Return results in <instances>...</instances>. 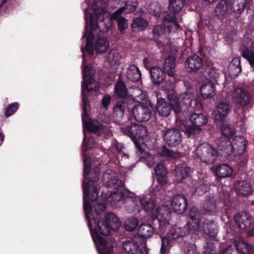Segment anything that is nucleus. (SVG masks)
I'll return each instance as SVG.
<instances>
[{
    "instance_id": "obj_1",
    "label": "nucleus",
    "mask_w": 254,
    "mask_h": 254,
    "mask_svg": "<svg viewBox=\"0 0 254 254\" xmlns=\"http://www.w3.org/2000/svg\"><path fill=\"white\" fill-rule=\"evenodd\" d=\"M83 161V180L82 189L83 192V209L88 225L90 228L91 235L97 247L99 254H114L113 247L108 246L106 239L101 234L98 226L94 224L92 227L91 212L92 207L90 201H94L98 196L97 183L99 179V173L96 170L91 169L90 158L85 156Z\"/></svg>"
},
{
    "instance_id": "obj_2",
    "label": "nucleus",
    "mask_w": 254,
    "mask_h": 254,
    "mask_svg": "<svg viewBox=\"0 0 254 254\" xmlns=\"http://www.w3.org/2000/svg\"><path fill=\"white\" fill-rule=\"evenodd\" d=\"M85 31L82 38L85 40L86 46L84 49H80L82 53L85 54L87 53L89 56H92L94 51L100 54L106 52L109 47L108 39L104 37L95 38L93 33L98 28L99 20L94 18L92 15H90L88 17L85 11Z\"/></svg>"
},
{
    "instance_id": "obj_3",
    "label": "nucleus",
    "mask_w": 254,
    "mask_h": 254,
    "mask_svg": "<svg viewBox=\"0 0 254 254\" xmlns=\"http://www.w3.org/2000/svg\"><path fill=\"white\" fill-rule=\"evenodd\" d=\"M176 59L173 57L166 58L163 68L158 66H152L150 74L152 82L156 85L162 83L164 90H172L176 83L175 76Z\"/></svg>"
},
{
    "instance_id": "obj_4",
    "label": "nucleus",
    "mask_w": 254,
    "mask_h": 254,
    "mask_svg": "<svg viewBox=\"0 0 254 254\" xmlns=\"http://www.w3.org/2000/svg\"><path fill=\"white\" fill-rule=\"evenodd\" d=\"M82 122L83 124V131L86 130L88 132L96 135H100L104 131V126L96 120H93L90 117L91 106L90 100L88 98L82 99ZM95 140L92 138L87 139L84 132L83 139V155L84 156L85 152L89 149L93 147Z\"/></svg>"
},
{
    "instance_id": "obj_5",
    "label": "nucleus",
    "mask_w": 254,
    "mask_h": 254,
    "mask_svg": "<svg viewBox=\"0 0 254 254\" xmlns=\"http://www.w3.org/2000/svg\"><path fill=\"white\" fill-rule=\"evenodd\" d=\"M93 221L95 226H98L99 232L104 236L110 235L111 230L117 231L121 225L118 217L112 212L106 215L96 212L93 216Z\"/></svg>"
},
{
    "instance_id": "obj_6",
    "label": "nucleus",
    "mask_w": 254,
    "mask_h": 254,
    "mask_svg": "<svg viewBox=\"0 0 254 254\" xmlns=\"http://www.w3.org/2000/svg\"><path fill=\"white\" fill-rule=\"evenodd\" d=\"M185 4V0H170L168 10L165 11L163 23L169 32H176L180 28L177 22V15Z\"/></svg>"
},
{
    "instance_id": "obj_7",
    "label": "nucleus",
    "mask_w": 254,
    "mask_h": 254,
    "mask_svg": "<svg viewBox=\"0 0 254 254\" xmlns=\"http://www.w3.org/2000/svg\"><path fill=\"white\" fill-rule=\"evenodd\" d=\"M121 130L125 135L130 137L133 141L137 149V152L140 154H142L144 150L138 140H142L147 136V127L139 124L131 123L129 125L122 127Z\"/></svg>"
},
{
    "instance_id": "obj_8",
    "label": "nucleus",
    "mask_w": 254,
    "mask_h": 254,
    "mask_svg": "<svg viewBox=\"0 0 254 254\" xmlns=\"http://www.w3.org/2000/svg\"><path fill=\"white\" fill-rule=\"evenodd\" d=\"M83 81L81 85L82 98H88L90 92L97 91L99 85L93 78L94 70L91 64H85V54H82Z\"/></svg>"
},
{
    "instance_id": "obj_9",
    "label": "nucleus",
    "mask_w": 254,
    "mask_h": 254,
    "mask_svg": "<svg viewBox=\"0 0 254 254\" xmlns=\"http://www.w3.org/2000/svg\"><path fill=\"white\" fill-rule=\"evenodd\" d=\"M169 102L165 99H157L156 109L158 114L163 117H168L173 111L177 119L181 116L182 108L178 105L177 96L174 93L169 94L168 96Z\"/></svg>"
},
{
    "instance_id": "obj_10",
    "label": "nucleus",
    "mask_w": 254,
    "mask_h": 254,
    "mask_svg": "<svg viewBox=\"0 0 254 254\" xmlns=\"http://www.w3.org/2000/svg\"><path fill=\"white\" fill-rule=\"evenodd\" d=\"M142 97V95L137 97L136 100L139 104L134 106L132 111L135 120L138 122H145L148 121L152 113L150 107L143 104V101H146V99Z\"/></svg>"
},
{
    "instance_id": "obj_11",
    "label": "nucleus",
    "mask_w": 254,
    "mask_h": 254,
    "mask_svg": "<svg viewBox=\"0 0 254 254\" xmlns=\"http://www.w3.org/2000/svg\"><path fill=\"white\" fill-rule=\"evenodd\" d=\"M196 154L202 162L207 164H211L216 160L218 152L215 147L207 143L203 142L197 147Z\"/></svg>"
},
{
    "instance_id": "obj_12",
    "label": "nucleus",
    "mask_w": 254,
    "mask_h": 254,
    "mask_svg": "<svg viewBox=\"0 0 254 254\" xmlns=\"http://www.w3.org/2000/svg\"><path fill=\"white\" fill-rule=\"evenodd\" d=\"M164 140L169 147H175L181 144L182 134L179 129L175 128L167 129L163 134Z\"/></svg>"
},
{
    "instance_id": "obj_13",
    "label": "nucleus",
    "mask_w": 254,
    "mask_h": 254,
    "mask_svg": "<svg viewBox=\"0 0 254 254\" xmlns=\"http://www.w3.org/2000/svg\"><path fill=\"white\" fill-rule=\"evenodd\" d=\"M203 65V60L196 54L189 56L185 62L186 71L190 73H195L199 71Z\"/></svg>"
},
{
    "instance_id": "obj_14",
    "label": "nucleus",
    "mask_w": 254,
    "mask_h": 254,
    "mask_svg": "<svg viewBox=\"0 0 254 254\" xmlns=\"http://www.w3.org/2000/svg\"><path fill=\"white\" fill-rule=\"evenodd\" d=\"M215 143V149L218 155L227 157L232 153V143L229 138L221 137L216 140Z\"/></svg>"
},
{
    "instance_id": "obj_15",
    "label": "nucleus",
    "mask_w": 254,
    "mask_h": 254,
    "mask_svg": "<svg viewBox=\"0 0 254 254\" xmlns=\"http://www.w3.org/2000/svg\"><path fill=\"white\" fill-rule=\"evenodd\" d=\"M133 195V194L127 190L114 191L110 193L108 201L112 206H117L120 204L122 200H124L126 198H132Z\"/></svg>"
},
{
    "instance_id": "obj_16",
    "label": "nucleus",
    "mask_w": 254,
    "mask_h": 254,
    "mask_svg": "<svg viewBox=\"0 0 254 254\" xmlns=\"http://www.w3.org/2000/svg\"><path fill=\"white\" fill-rule=\"evenodd\" d=\"M188 199L183 194L175 195L171 202L172 209L178 214H182L188 206Z\"/></svg>"
},
{
    "instance_id": "obj_17",
    "label": "nucleus",
    "mask_w": 254,
    "mask_h": 254,
    "mask_svg": "<svg viewBox=\"0 0 254 254\" xmlns=\"http://www.w3.org/2000/svg\"><path fill=\"white\" fill-rule=\"evenodd\" d=\"M104 178L108 180L106 183L108 188L119 190L124 186V183L119 179L118 174L112 170L106 171L104 174Z\"/></svg>"
},
{
    "instance_id": "obj_18",
    "label": "nucleus",
    "mask_w": 254,
    "mask_h": 254,
    "mask_svg": "<svg viewBox=\"0 0 254 254\" xmlns=\"http://www.w3.org/2000/svg\"><path fill=\"white\" fill-rule=\"evenodd\" d=\"M232 152L235 155L240 156L244 154L247 150L248 141L242 136H236L231 141Z\"/></svg>"
},
{
    "instance_id": "obj_19",
    "label": "nucleus",
    "mask_w": 254,
    "mask_h": 254,
    "mask_svg": "<svg viewBox=\"0 0 254 254\" xmlns=\"http://www.w3.org/2000/svg\"><path fill=\"white\" fill-rule=\"evenodd\" d=\"M101 6L98 5L93 4V13H88V10L85 9L84 10V16H85V11H87L88 17H89L90 15H92L93 17L95 18H97V20L103 21L104 17L106 13V8L108 5V3L110 0H99Z\"/></svg>"
},
{
    "instance_id": "obj_20",
    "label": "nucleus",
    "mask_w": 254,
    "mask_h": 254,
    "mask_svg": "<svg viewBox=\"0 0 254 254\" xmlns=\"http://www.w3.org/2000/svg\"><path fill=\"white\" fill-rule=\"evenodd\" d=\"M177 101L178 105L183 109L181 116L184 115V113L188 111L192 104H195L193 95L189 92L181 94L179 98L177 97Z\"/></svg>"
},
{
    "instance_id": "obj_21",
    "label": "nucleus",
    "mask_w": 254,
    "mask_h": 254,
    "mask_svg": "<svg viewBox=\"0 0 254 254\" xmlns=\"http://www.w3.org/2000/svg\"><path fill=\"white\" fill-rule=\"evenodd\" d=\"M233 219L238 227L241 229L249 228L252 224V216L248 212H241L236 213Z\"/></svg>"
},
{
    "instance_id": "obj_22",
    "label": "nucleus",
    "mask_w": 254,
    "mask_h": 254,
    "mask_svg": "<svg viewBox=\"0 0 254 254\" xmlns=\"http://www.w3.org/2000/svg\"><path fill=\"white\" fill-rule=\"evenodd\" d=\"M189 216L190 220L188 222L187 226L190 229L197 230L201 228L200 217L201 214L195 207H192L189 211Z\"/></svg>"
},
{
    "instance_id": "obj_23",
    "label": "nucleus",
    "mask_w": 254,
    "mask_h": 254,
    "mask_svg": "<svg viewBox=\"0 0 254 254\" xmlns=\"http://www.w3.org/2000/svg\"><path fill=\"white\" fill-rule=\"evenodd\" d=\"M199 90L200 95L203 98H211L215 94V85L212 81L204 80Z\"/></svg>"
},
{
    "instance_id": "obj_24",
    "label": "nucleus",
    "mask_w": 254,
    "mask_h": 254,
    "mask_svg": "<svg viewBox=\"0 0 254 254\" xmlns=\"http://www.w3.org/2000/svg\"><path fill=\"white\" fill-rule=\"evenodd\" d=\"M171 215L170 208L167 206L162 205L153 211L151 217L154 224L157 220H169Z\"/></svg>"
},
{
    "instance_id": "obj_25",
    "label": "nucleus",
    "mask_w": 254,
    "mask_h": 254,
    "mask_svg": "<svg viewBox=\"0 0 254 254\" xmlns=\"http://www.w3.org/2000/svg\"><path fill=\"white\" fill-rule=\"evenodd\" d=\"M230 7L229 0H221L215 7V15L221 20L227 18Z\"/></svg>"
},
{
    "instance_id": "obj_26",
    "label": "nucleus",
    "mask_w": 254,
    "mask_h": 254,
    "mask_svg": "<svg viewBox=\"0 0 254 254\" xmlns=\"http://www.w3.org/2000/svg\"><path fill=\"white\" fill-rule=\"evenodd\" d=\"M230 111V105L228 103L224 102L219 103L216 107V113L214 117L215 121L223 123Z\"/></svg>"
},
{
    "instance_id": "obj_27",
    "label": "nucleus",
    "mask_w": 254,
    "mask_h": 254,
    "mask_svg": "<svg viewBox=\"0 0 254 254\" xmlns=\"http://www.w3.org/2000/svg\"><path fill=\"white\" fill-rule=\"evenodd\" d=\"M234 96L236 103L243 106L248 105L251 99V96L249 92L241 88L236 89L234 93Z\"/></svg>"
},
{
    "instance_id": "obj_28",
    "label": "nucleus",
    "mask_w": 254,
    "mask_h": 254,
    "mask_svg": "<svg viewBox=\"0 0 254 254\" xmlns=\"http://www.w3.org/2000/svg\"><path fill=\"white\" fill-rule=\"evenodd\" d=\"M190 233V229L187 226L183 227H173L169 229L167 234L174 241L185 236Z\"/></svg>"
},
{
    "instance_id": "obj_29",
    "label": "nucleus",
    "mask_w": 254,
    "mask_h": 254,
    "mask_svg": "<svg viewBox=\"0 0 254 254\" xmlns=\"http://www.w3.org/2000/svg\"><path fill=\"white\" fill-rule=\"evenodd\" d=\"M233 171L231 166L228 164H222L215 167L214 173L218 178L222 179L231 176Z\"/></svg>"
},
{
    "instance_id": "obj_30",
    "label": "nucleus",
    "mask_w": 254,
    "mask_h": 254,
    "mask_svg": "<svg viewBox=\"0 0 254 254\" xmlns=\"http://www.w3.org/2000/svg\"><path fill=\"white\" fill-rule=\"evenodd\" d=\"M125 254H143V251L139 245L134 240L127 241L123 244Z\"/></svg>"
},
{
    "instance_id": "obj_31",
    "label": "nucleus",
    "mask_w": 254,
    "mask_h": 254,
    "mask_svg": "<svg viewBox=\"0 0 254 254\" xmlns=\"http://www.w3.org/2000/svg\"><path fill=\"white\" fill-rule=\"evenodd\" d=\"M192 172V170L187 164H179L175 169V176L178 178L180 181L189 177Z\"/></svg>"
},
{
    "instance_id": "obj_32",
    "label": "nucleus",
    "mask_w": 254,
    "mask_h": 254,
    "mask_svg": "<svg viewBox=\"0 0 254 254\" xmlns=\"http://www.w3.org/2000/svg\"><path fill=\"white\" fill-rule=\"evenodd\" d=\"M138 2L137 0H127L124 6L120 7L113 13V16L120 15L122 13L127 14L133 12L136 10Z\"/></svg>"
},
{
    "instance_id": "obj_33",
    "label": "nucleus",
    "mask_w": 254,
    "mask_h": 254,
    "mask_svg": "<svg viewBox=\"0 0 254 254\" xmlns=\"http://www.w3.org/2000/svg\"><path fill=\"white\" fill-rule=\"evenodd\" d=\"M202 230L204 234L210 238H215L218 233L216 223L212 220H206L203 223Z\"/></svg>"
},
{
    "instance_id": "obj_34",
    "label": "nucleus",
    "mask_w": 254,
    "mask_h": 254,
    "mask_svg": "<svg viewBox=\"0 0 254 254\" xmlns=\"http://www.w3.org/2000/svg\"><path fill=\"white\" fill-rule=\"evenodd\" d=\"M156 228L149 223H143L137 229L138 235L144 239L149 238L153 234Z\"/></svg>"
},
{
    "instance_id": "obj_35",
    "label": "nucleus",
    "mask_w": 254,
    "mask_h": 254,
    "mask_svg": "<svg viewBox=\"0 0 254 254\" xmlns=\"http://www.w3.org/2000/svg\"><path fill=\"white\" fill-rule=\"evenodd\" d=\"M114 91L115 95L121 99H127L128 90L125 82L118 79L114 85Z\"/></svg>"
},
{
    "instance_id": "obj_36",
    "label": "nucleus",
    "mask_w": 254,
    "mask_h": 254,
    "mask_svg": "<svg viewBox=\"0 0 254 254\" xmlns=\"http://www.w3.org/2000/svg\"><path fill=\"white\" fill-rule=\"evenodd\" d=\"M240 52L241 56L248 62L254 69V51L246 45H242L240 47Z\"/></svg>"
},
{
    "instance_id": "obj_37",
    "label": "nucleus",
    "mask_w": 254,
    "mask_h": 254,
    "mask_svg": "<svg viewBox=\"0 0 254 254\" xmlns=\"http://www.w3.org/2000/svg\"><path fill=\"white\" fill-rule=\"evenodd\" d=\"M191 123L201 128L208 123V117L203 113H193L189 118Z\"/></svg>"
},
{
    "instance_id": "obj_38",
    "label": "nucleus",
    "mask_w": 254,
    "mask_h": 254,
    "mask_svg": "<svg viewBox=\"0 0 254 254\" xmlns=\"http://www.w3.org/2000/svg\"><path fill=\"white\" fill-rule=\"evenodd\" d=\"M126 76L129 80L137 82L141 79V73L136 65L132 64L127 68Z\"/></svg>"
},
{
    "instance_id": "obj_39",
    "label": "nucleus",
    "mask_w": 254,
    "mask_h": 254,
    "mask_svg": "<svg viewBox=\"0 0 254 254\" xmlns=\"http://www.w3.org/2000/svg\"><path fill=\"white\" fill-rule=\"evenodd\" d=\"M236 183V192L238 195L245 196L251 193L252 187L250 183L244 181H239Z\"/></svg>"
},
{
    "instance_id": "obj_40",
    "label": "nucleus",
    "mask_w": 254,
    "mask_h": 254,
    "mask_svg": "<svg viewBox=\"0 0 254 254\" xmlns=\"http://www.w3.org/2000/svg\"><path fill=\"white\" fill-rule=\"evenodd\" d=\"M228 69L231 76H238L242 71L240 60L238 58L233 59L229 64Z\"/></svg>"
},
{
    "instance_id": "obj_41",
    "label": "nucleus",
    "mask_w": 254,
    "mask_h": 254,
    "mask_svg": "<svg viewBox=\"0 0 254 254\" xmlns=\"http://www.w3.org/2000/svg\"><path fill=\"white\" fill-rule=\"evenodd\" d=\"M247 0H229L230 9L236 14H241L245 7Z\"/></svg>"
},
{
    "instance_id": "obj_42",
    "label": "nucleus",
    "mask_w": 254,
    "mask_h": 254,
    "mask_svg": "<svg viewBox=\"0 0 254 254\" xmlns=\"http://www.w3.org/2000/svg\"><path fill=\"white\" fill-rule=\"evenodd\" d=\"M127 99H120L118 100L113 108L114 116L122 119L125 114V110L127 106Z\"/></svg>"
},
{
    "instance_id": "obj_43",
    "label": "nucleus",
    "mask_w": 254,
    "mask_h": 254,
    "mask_svg": "<svg viewBox=\"0 0 254 254\" xmlns=\"http://www.w3.org/2000/svg\"><path fill=\"white\" fill-rule=\"evenodd\" d=\"M202 130L200 127L193 125L187 124L184 126L183 131L189 138H193L195 135L198 134Z\"/></svg>"
},
{
    "instance_id": "obj_44",
    "label": "nucleus",
    "mask_w": 254,
    "mask_h": 254,
    "mask_svg": "<svg viewBox=\"0 0 254 254\" xmlns=\"http://www.w3.org/2000/svg\"><path fill=\"white\" fill-rule=\"evenodd\" d=\"M161 247L160 249L161 254H168L172 247V244L174 242L171 238L166 234L165 236H161Z\"/></svg>"
},
{
    "instance_id": "obj_45",
    "label": "nucleus",
    "mask_w": 254,
    "mask_h": 254,
    "mask_svg": "<svg viewBox=\"0 0 254 254\" xmlns=\"http://www.w3.org/2000/svg\"><path fill=\"white\" fill-rule=\"evenodd\" d=\"M234 246L239 254H254L251 246L244 242H236Z\"/></svg>"
},
{
    "instance_id": "obj_46",
    "label": "nucleus",
    "mask_w": 254,
    "mask_h": 254,
    "mask_svg": "<svg viewBox=\"0 0 254 254\" xmlns=\"http://www.w3.org/2000/svg\"><path fill=\"white\" fill-rule=\"evenodd\" d=\"M148 26V22L141 17L136 18L132 21L131 28L133 31H141Z\"/></svg>"
},
{
    "instance_id": "obj_47",
    "label": "nucleus",
    "mask_w": 254,
    "mask_h": 254,
    "mask_svg": "<svg viewBox=\"0 0 254 254\" xmlns=\"http://www.w3.org/2000/svg\"><path fill=\"white\" fill-rule=\"evenodd\" d=\"M139 204L142 209L146 212L150 211L153 212L155 205L154 201L148 198H141L139 199Z\"/></svg>"
},
{
    "instance_id": "obj_48",
    "label": "nucleus",
    "mask_w": 254,
    "mask_h": 254,
    "mask_svg": "<svg viewBox=\"0 0 254 254\" xmlns=\"http://www.w3.org/2000/svg\"><path fill=\"white\" fill-rule=\"evenodd\" d=\"M221 131L223 136L221 137L227 138L230 139L235 133V129L232 125L223 123L221 127Z\"/></svg>"
},
{
    "instance_id": "obj_49",
    "label": "nucleus",
    "mask_w": 254,
    "mask_h": 254,
    "mask_svg": "<svg viewBox=\"0 0 254 254\" xmlns=\"http://www.w3.org/2000/svg\"><path fill=\"white\" fill-rule=\"evenodd\" d=\"M149 13L156 17H160L162 14V10L160 5L158 2H153L149 6Z\"/></svg>"
},
{
    "instance_id": "obj_50",
    "label": "nucleus",
    "mask_w": 254,
    "mask_h": 254,
    "mask_svg": "<svg viewBox=\"0 0 254 254\" xmlns=\"http://www.w3.org/2000/svg\"><path fill=\"white\" fill-rule=\"evenodd\" d=\"M216 202L213 199H209L204 203L203 210L205 214H211L216 211Z\"/></svg>"
},
{
    "instance_id": "obj_51",
    "label": "nucleus",
    "mask_w": 254,
    "mask_h": 254,
    "mask_svg": "<svg viewBox=\"0 0 254 254\" xmlns=\"http://www.w3.org/2000/svg\"><path fill=\"white\" fill-rule=\"evenodd\" d=\"M138 222L137 219L135 218L127 219L125 222V228L127 231H133L138 226Z\"/></svg>"
},
{
    "instance_id": "obj_52",
    "label": "nucleus",
    "mask_w": 254,
    "mask_h": 254,
    "mask_svg": "<svg viewBox=\"0 0 254 254\" xmlns=\"http://www.w3.org/2000/svg\"><path fill=\"white\" fill-rule=\"evenodd\" d=\"M204 76L206 78L204 80H209L213 81L216 80L218 77V74L216 70L213 68H207L203 72Z\"/></svg>"
},
{
    "instance_id": "obj_53",
    "label": "nucleus",
    "mask_w": 254,
    "mask_h": 254,
    "mask_svg": "<svg viewBox=\"0 0 254 254\" xmlns=\"http://www.w3.org/2000/svg\"><path fill=\"white\" fill-rule=\"evenodd\" d=\"M113 18L117 19V27L120 32H122L127 27V20L124 17L118 15L116 16H113Z\"/></svg>"
},
{
    "instance_id": "obj_54",
    "label": "nucleus",
    "mask_w": 254,
    "mask_h": 254,
    "mask_svg": "<svg viewBox=\"0 0 254 254\" xmlns=\"http://www.w3.org/2000/svg\"><path fill=\"white\" fill-rule=\"evenodd\" d=\"M19 106V104L17 102H14L9 104L5 108V116L9 117L12 115L18 110Z\"/></svg>"
},
{
    "instance_id": "obj_55",
    "label": "nucleus",
    "mask_w": 254,
    "mask_h": 254,
    "mask_svg": "<svg viewBox=\"0 0 254 254\" xmlns=\"http://www.w3.org/2000/svg\"><path fill=\"white\" fill-rule=\"evenodd\" d=\"M169 220H157L156 221L158 224V228L157 233L160 235L162 236L163 234H165L169 226L170 223Z\"/></svg>"
},
{
    "instance_id": "obj_56",
    "label": "nucleus",
    "mask_w": 254,
    "mask_h": 254,
    "mask_svg": "<svg viewBox=\"0 0 254 254\" xmlns=\"http://www.w3.org/2000/svg\"><path fill=\"white\" fill-rule=\"evenodd\" d=\"M203 254H215L216 250L214 243L209 241L206 243V245L204 247Z\"/></svg>"
},
{
    "instance_id": "obj_57",
    "label": "nucleus",
    "mask_w": 254,
    "mask_h": 254,
    "mask_svg": "<svg viewBox=\"0 0 254 254\" xmlns=\"http://www.w3.org/2000/svg\"><path fill=\"white\" fill-rule=\"evenodd\" d=\"M165 28L160 25H156L153 29V34L154 35V40L156 41L158 40V37L164 34Z\"/></svg>"
},
{
    "instance_id": "obj_58",
    "label": "nucleus",
    "mask_w": 254,
    "mask_h": 254,
    "mask_svg": "<svg viewBox=\"0 0 254 254\" xmlns=\"http://www.w3.org/2000/svg\"><path fill=\"white\" fill-rule=\"evenodd\" d=\"M157 152L160 156L163 157H171L173 155V152L165 145L158 148Z\"/></svg>"
},
{
    "instance_id": "obj_59",
    "label": "nucleus",
    "mask_w": 254,
    "mask_h": 254,
    "mask_svg": "<svg viewBox=\"0 0 254 254\" xmlns=\"http://www.w3.org/2000/svg\"><path fill=\"white\" fill-rule=\"evenodd\" d=\"M209 189V187L205 184H202L198 185L195 188V192L197 195H200L207 192Z\"/></svg>"
},
{
    "instance_id": "obj_60",
    "label": "nucleus",
    "mask_w": 254,
    "mask_h": 254,
    "mask_svg": "<svg viewBox=\"0 0 254 254\" xmlns=\"http://www.w3.org/2000/svg\"><path fill=\"white\" fill-rule=\"evenodd\" d=\"M154 173L156 176L166 174V171L164 166L161 164L157 165L154 168Z\"/></svg>"
},
{
    "instance_id": "obj_61",
    "label": "nucleus",
    "mask_w": 254,
    "mask_h": 254,
    "mask_svg": "<svg viewBox=\"0 0 254 254\" xmlns=\"http://www.w3.org/2000/svg\"><path fill=\"white\" fill-rule=\"evenodd\" d=\"M156 179L159 184L163 186L166 185L168 182V178L166 174L160 175L156 176Z\"/></svg>"
},
{
    "instance_id": "obj_62",
    "label": "nucleus",
    "mask_w": 254,
    "mask_h": 254,
    "mask_svg": "<svg viewBox=\"0 0 254 254\" xmlns=\"http://www.w3.org/2000/svg\"><path fill=\"white\" fill-rule=\"evenodd\" d=\"M106 209V205L105 203H100L97 206V208H96L94 210V212L92 214V219L93 220V216L96 212H99V213H102L103 215H105L104 213V211Z\"/></svg>"
},
{
    "instance_id": "obj_63",
    "label": "nucleus",
    "mask_w": 254,
    "mask_h": 254,
    "mask_svg": "<svg viewBox=\"0 0 254 254\" xmlns=\"http://www.w3.org/2000/svg\"><path fill=\"white\" fill-rule=\"evenodd\" d=\"M111 102V96L109 94L105 95L103 96L101 103L102 106L107 109L110 105Z\"/></svg>"
},
{
    "instance_id": "obj_64",
    "label": "nucleus",
    "mask_w": 254,
    "mask_h": 254,
    "mask_svg": "<svg viewBox=\"0 0 254 254\" xmlns=\"http://www.w3.org/2000/svg\"><path fill=\"white\" fill-rule=\"evenodd\" d=\"M114 146L116 148V150L119 153H122V152L123 151V149L125 148V147L124 146V145L122 143H119L118 142H116L115 143Z\"/></svg>"
}]
</instances>
